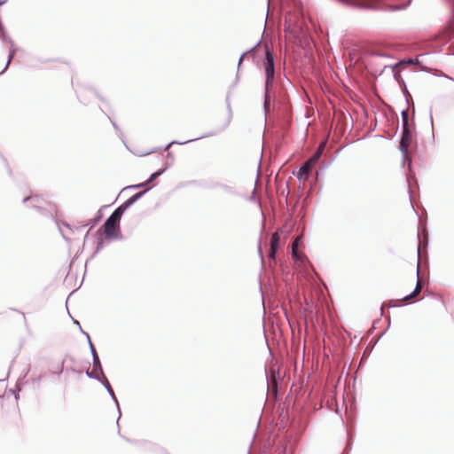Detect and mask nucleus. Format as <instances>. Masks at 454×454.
Masks as SVG:
<instances>
[{
    "mask_svg": "<svg viewBox=\"0 0 454 454\" xmlns=\"http://www.w3.org/2000/svg\"><path fill=\"white\" fill-rule=\"evenodd\" d=\"M123 210L121 207H118L106 221L103 225V231L106 239H114L118 236L120 231V219Z\"/></svg>",
    "mask_w": 454,
    "mask_h": 454,
    "instance_id": "obj_1",
    "label": "nucleus"
},
{
    "mask_svg": "<svg viewBox=\"0 0 454 454\" xmlns=\"http://www.w3.org/2000/svg\"><path fill=\"white\" fill-rule=\"evenodd\" d=\"M403 135H402V138L400 141V150L403 153V154L404 155V157H407L408 153H409V148H410L411 145L412 144V135H411V130L409 129L408 119H407V115L405 114H403Z\"/></svg>",
    "mask_w": 454,
    "mask_h": 454,
    "instance_id": "obj_2",
    "label": "nucleus"
},
{
    "mask_svg": "<svg viewBox=\"0 0 454 454\" xmlns=\"http://www.w3.org/2000/svg\"><path fill=\"white\" fill-rule=\"evenodd\" d=\"M262 66L265 70L266 87L268 88L269 85L272 83L275 75L274 58L272 52L269 50V48H266L265 59L263 60Z\"/></svg>",
    "mask_w": 454,
    "mask_h": 454,
    "instance_id": "obj_3",
    "label": "nucleus"
},
{
    "mask_svg": "<svg viewBox=\"0 0 454 454\" xmlns=\"http://www.w3.org/2000/svg\"><path fill=\"white\" fill-rule=\"evenodd\" d=\"M315 165L314 162H310V160H308L302 166L301 168H300L298 174H297V177L298 179L300 180H306L309 174H310V171H311V168L312 167Z\"/></svg>",
    "mask_w": 454,
    "mask_h": 454,
    "instance_id": "obj_4",
    "label": "nucleus"
},
{
    "mask_svg": "<svg viewBox=\"0 0 454 454\" xmlns=\"http://www.w3.org/2000/svg\"><path fill=\"white\" fill-rule=\"evenodd\" d=\"M280 244V236L278 232H274L272 234L271 239H270V257L275 258V254L278 250Z\"/></svg>",
    "mask_w": 454,
    "mask_h": 454,
    "instance_id": "obj_5",
    "label": "nucleus"
},
{
    "mask_svg": "<svg viewBox=\"0 0 454 454\" xmlns=\"http://www.w3.org/2000/svg\"><path fill=\"white\" fill-rule=\"evenodd\" d=\"M64 369V360L59 359L57 361H52L50 364V372L53 374L59 375Z\"/></svg>",
    "mask_w": 454,
    "mask_h": 454,
    "instance_id": "obj_6",
    "label": "nucleus"
},
{
    "mask_svg": "<svg viewBox=\"0 0 454 454\" xmlns=\"http://www.w3.org/2000/svg\"><path fill=\"white\" fill-rule=\"evenodd\" d=\"M325 144L326 142H322L318 148L317 149L316 153L312 155V157L309 159L310 160V162H314L315 164L317 162V160H319V158L321 157L324 150H325Z\"/></svg>",
    "mask_w": 454,
    "mask_h": 454,
    "instance_id": "obj_7",
    "label": "nucleus"
},
{
    "mask_svg": "<svg viewBox=\"0 0 454 454\" xmlns=\"http://www.w3.org/2000/svg\"><path fill=\"white\" fill-rule=\"evenodd\" d=\"M421 289H422V285H421V282L419 280L414 292L411 294L404 297L403 300L409 301V300L416 297L420 293Z\"/></svg>",
    "mask_w": 454,
    "mask_h": 454,
    "instance_id": "obj_8",
    "label": "nucleus"
},
{
    "mask_svg": "<svg viewBox=\"0 0 454 454\" xmlns=\"http://www.w3.org/2000/svg\"><path fill=\"white\" fill-rule=\"evenodd\" d=\"M299 240L300 239L297 238L294 243H293V246H292V254H293V257L295 259V260H300L301 257L298 254V243H299Z\"/></svg>",
    "mask_w": 454,
    "mask_h": 454,
    "instance_id": "obj_9",
    "label": "nucleus"
},
{
    "mask_svg": "<svg viewBox=\"0 0 454 454\" xmlns=\"http://www.w3.org/2000/svg\"><path fill=\"white\" fill-rule=\"evenodd\" d=\"M15 54V49L12 48L10 50V53H9V59H8V62H7V66L9 65V63L11 62L12 59L13 58Z\"/></svg>",
    "mask_w": 454,
    "mask_h": 454,
    "instance_id": "obj_10",
    "label": "nucleus"
},
{
    "mask_svg": "<svg viewBox=\"0 0 454 454\" xmlns=\"http://www.w3.org/2000/svg\"><path fill=\"white\" fill-rule=\"evenodd\" d=\"M92 350H93V354H94V364L96 366L97 364H99V359H98V356L96 354L95 349L92 348Z\"/></svg>",
    "mask_w": 454,
    "mask_h": 454,
    "instance_id": "obj_11",
    "label": "nucleus"
},
{
    "mask_svg": "<svg viewBox=\"0 0 454 454\" xmlns=\"http://www.w3.org/2000/svg\"><path fill=\"white\" fill-rule=\"evenodd\" d=\"M160 172H155V173H153V174L151 176V177L149 178V180L147 181V183L152 182L153 179H155V178H156L158 176H160Z\"/></svg>",
    "mask_w": 454,
    "mask_h": 454,
    "instance_id": "obj_12",
    "label": "nucleus"
},
{
    "mask_svg": "<svg viewBox=\"0 0 454 454\" xmlns=\"http://www.w3.org/2000/svg\"><path fill=\"white\" fill-rule=\"evenodd\" d=\"M142 193H143V192H140V193H138V194H136L134 197H132V198L129 200V201H130V202L134 201V200H135V199H136V198H137V197H139Z\"/></svg>",
    "mask_w": 454,
    "mask_h": 454,
    "instance_id": "obj_13",
    "label": "nucleus"
}]
</instances>
